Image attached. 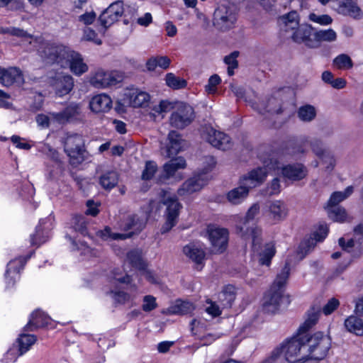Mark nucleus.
Returning a JSON list of instances; mask_svg holds the SVG:
<instances>
[{
	"label": "nucleus",
	"mask_w": 363,
	"mask_h": 363,
	"mask_svg": "<svg viewBox=\"0 0 363 363\" xmlns=\"http://www.w3.org/2000/svg\"><path fill=\"white\" fill-rule=\"evenodd\" d=\"M320 313L319 308L315 310L313 308L311 311H309L307 319L299 327L296 335L287 340L279 347L282 348V355L287 363H305L308 360L305 333L316 324Z\"/></svg>",
	"instance_id": "1"
},
{
	"label": "nucleus",
	"mask_w": 363,
	"mask_h": 363,
	"mask_svg": "<svg viewBox=\"0 0 363 363\" xmlns=\"http://www.w3.org/2000/svg\"><path fill=\"white\" fill-rule=\"evenodd\" d=\"M290 274V264L286 262L269 290L266 292L263 298V310L268 313H275L284 299V287Z\"/></svg>",
	"instance_id": "2"
},
{
	"label": "nucleus",
	"mask_w": 363,
	"mask_h": 363,
	"mask_svg": "<svg viewBox=\"0 0 363 363\" xmlns=\"http://www.w3.org/2000/svg\"><path fill=\"white\" fill-rule=\"evenodd\" d=\"M259 212L258 203H254L247 211L245 218H242L236 225L237 233L244 240H252V249L259 251L262 242L261 229L254 224L250 225L255 217Z\"/></svg>",
	"instance_id": "3"
},
{
	"label": "nucleus",
	"mask_w": 363,
	"mask_h": 363,
	"mask_svg": "<svg viewBox=\"0 0 363 363\" xmlns=\"http://www.w3.org/2000/svg\"><path fill=\"white\" fill-rule=\"evenodd\" d=\"M262 167H258L252 169L247 174L244 175L241 180L243 184L250 189L262 184L268 174L279 172L280 169V161L273 155H269L267 157H261Z\"/></svg>",
	"instance_id": "4"
},
{
	"label": "nucleus",
	"mask_w": 363,
	"mask_h": 363,
	"mask_svg": "<svg viewBox=\"0 0 363 363\" xmlns=\"http://www.w3.org/2000/svg\"><path fill=\"white\" fill-rule=\"evenodd\" d=\"M158 194L160 197V203L166 206L164 211L166 221L161 228V233L164 234L169 232L177 224L182 206L178 201L177 197L171 194L167 190L160 189Z\"/></svg>",
	"instance_id": "5"
},
{
	"label": "nucleus",
	"mask_w": 363,
	"mask_h": 363,
	"mask_svg": "<svg viewBox=\"0 0 363 363\" xmlns=\"http://www.w3.org/2000/svg\"><path fill=\"white\" fill-rule=\"evenodd\" d=\"M64 150L72 167H77L88 159L89 153L85 150L84 140L79 134H69L66 136Z\"/></svg>",
	"instance_id": "6"
},
{
	"label": "nucleus",
	"mask_w": 363,
	"mask_h": 363,
	"mask_svg": "<svg viewBox=\"0 0 363 363\" xmlns=\"http://www.w3.org/2000/svg\"><path fill=\"white\" fill-rule=\"evenodd\" d=\"M145 226L143 220L137 215H129L123 222L122 228L124 230H131L129 234L113 233L111 228L106 227L102 230H99L96 235L103 240H125L130 238L132 234L140 232Z\"/></svg>",
	"instance_id": "7"
},
{
	"label": "nucleus",
	"mask_w": 363,
	"mask_h": 363,
	"mask_svg": "<svg viewBox=\"0 0 363 363\" xmlns=\"http://www.w3.org/2000/svg\"><path fill=\"white\" fill-rule=\"evenodd\" d=\"M305 341L307 345L306 351L308 359H323L328 354L331 347V340L329 336L324 335L322 332H317L309 336L305 333Z\"/></svg>",
	"instance_id": "8"
},
{
	"label": "nucleus",
	"mask_w": 363,
	"mask_h": 363,
	"mask_svg": "<svg viewBox=\"0 0 363 363\" xmlns=\"http://www.w3.org/2000/svg\"><path fill=\"white\" fill-rule=\"evenodd\" d=\"M71 48L62 44L45 43L38 49V52L47 64H57L61 67L67 65L66 58Z\"/></svg>",
	"instance_id": "9"
},
{
	"label": "nucleus",
	"mask_w": 363,
	"mask_h": 363,
	"mask_svg": "<svg viewBox=\"0 0 363 363\" xmlns=\"http://www.w3.org/2000/svg\"><path fill=\"white\" fill-rule=\"evenodd\" d=\"M238 20V11L233 5L222 4L214 11L213 26L225 32L233 28Z\"/></svg>",
	"instance_id": "10"
},
{
	"label": "nucleus",
	"mask_w": 363,
	"mask_h": 363,
	"mask_svg": "<svg viewBox=\"0 0 363 363\" xmlns=\"http://www.w3.org/2000/svg\"><path fill=\"white\" fill-rule=\"evenodd\" d=\"M195 118L194 108L189 104L180 102L174 106L169 122L172 127L184 129L189 125Z\"/></svg>",
	"instance_id": "11"
},
{
	"label": "nucleus",
	"mask_w": 363,
	"mask_h": 363,
	"mask_svg": "<svg viewBox=\"0 0 363 363\" xmlns=\"http://www.w3.org/2000/svg\"><path fill=\"white\" fill-rule=\"evenodd\" d=\"M24 331L21 333L16 342L13 345L7 352L5 358L6 362L16 361L17 358L27 352L33 345L37 341V337L34 335H29Z\"/></svg>",
	"instance_id": "12"
},
{
	"label": "nucleus",
	"mask_w": 363,
	"mask_h": 363,
	"mask_svg": "<svg viewBox=\"0 0 363 363\" xmlns=\"http://www.w3.org/2000/svg\"><path fill=\"white\" fill-rule=\"evenodd\" d=\"M48 83L60 96L69 94L74 86L72 77L63 72H50L48 77Z\"/></svg>",
	"instance_id": "13"
},
{
	"label": "nucleus",
	"mask_w": 363,
	"mask_h": 363,
	"mask_svg": "<svg viewBox=\"0 0 363 363\" xmlns=\"http://www.w3.org/2000/svg\"><path fill=\"white\" fill-rule=\"evenodd\" d=\"M125 11L123 1H116L104 10L99 16V21L102 26V30L105 33L106 29L118 21Z\"/></svg>",
	"instance_id": "14"
},
{
	"label": "nucleus",
	"mask_w": 363,
	"mask_h": 363,
	"mask_svg": "<svg viewBox=\"0 0 363 363\" xmlns=\"http://www.w3.org/2000/svg\"><path fill=\"white\" fill-rule=\"evenodd\" d=\"M52 118L59 124H65L82 119V110L79 104L71 103L62 111L51 112Z\"/></svg>",
	"instance_id": "15"
},
{
	"label": "nucleus",
	"mask_w": 363,
	"mask_h": 363,
	"mask_svg": "<svg viewBox=\"0 0 363 363\" xmlns=\"http://www.w3.org/2000/svg\"><path fill=\"white\" fill-rule=\"evenodd\" d=\"M122 77L116 72L97 70L90 78V84L95 88H106L121 82Z\"/></svg>",
	"instance_id": "16"
},
{
	"label": "nucleus",
	"mask_w": 363,
	"mask_h": 363,
	"mask_svg": "<svg viewBox=\"0 0 363 363\" xmlns=\"http://www.w3.org/2000/svg\"><path fill=\"white\" fill-rule=\"evenodd\" d=\"M315 28L308 23L300 24L289 37L296 43H303L309 48H314Z\"/></svg>",
	"instance_id": "17"
},
{
	"label": "nucleus",
	"mask_w": 363,
	"mask_h": 363,
	"mask_svg": "<svg viewBox=\"0 0 363 363\" xmlns=\"http://www.w3.org/2000/svg\"><path fill=\"white\" fill-rule=\"evenodd\" d=\"M208 238L216 253L223 252L227 247L229 233L226 228H211L208 230Z\"/></svg>",
	"instance_id": "18"
},
{
	"label": "nucleus",
	"mask_w": 363,
	"mask_h": 363,
	"mask_svg": "<svg viewBox=\"0 0 363 363\" xmlns=\"http://www.w3.org/2000/svg\"><path fill=\"white\" fill-rule=\"evenodd\" d=\"M206 140L212 146L223 151L231 148L230 138L225 133L218 131L211 127L206 128Z\"/></svg>",
	"instance_id": "19"
},
{
	"label": "nucleus",
	"mask_w": 363,
	"mask_h": 363,
	"mask_svg": "<svg viewBox=\"0 0 363 363\" xmlns=\"http://www.w3.org/2000/svg\"><path fill=\"white\" fill-rule=\"evenodd\" d=\"M278 23L281 30L286 34V37L289 38L300 26L299 15L297 11L293 10L279 16Z\"/></svg>",
	"instance_id": "20"
},
{
	"label": "nucleus",
	"mask_w": 363,
	"mask_h": 363,
	"mask_svg": "<svg viewBox=\"0 0 363 363\" xmlns=\"http://www.w3.org/2000/svg\"><path fill=\"white\" fill-rule=\"evenodd\" d=\"M23 76L20 69L14 67L4 68L0 67V83L4 86H21L23 83Z\"/></svg>",
	"instance_id": "21"
},
{
	"label": "nucleus",
	"mask_w": 363,
	"mask_h": 363,
	"mask_svg": "<svg viewBox=\"0 0 363 363\" xmlns=\"http://www.w3.org/2000/svg\"><path fill=\"white\" fill-rule=\"evenodd\" d=\"M336 11L339 14L349 16L354 20H360L363 17V11L354 0H340Z\"/></svg>",
	"instance_id": "22"
},
{
	"label": "nucleus",
	"mask_w": 363,
	"mask_h": 363,
	"mask_svg": "<svg viewBox=\"0 0 363 363\" xmlns=\"http://www.w3.org/2000/svg\"><path fill=\"white\" fill-rule=\"evenodd\" d=\"M66 60L68 62L62 68L69 67L75 75L80 76L88 71V66L84 62L83 57L79 52L70 49Z\"/></svg>",
	"instance_id": "23"
},
{
	"label": "nucleus",
	"mask_w": 363,
	"mask_h": 363,
	"mask_svg": "<svg viewBox=\"0 0 363 363\" xmlns=\"http://www.w3.org/2000/svg\"><path fill=\"white\" fill-rule=\"evenodd\" d=\"M30 257V255L26 257H19L9 262L7 264V269L5 273L6 287H12L16 282V277H9L10 274H14L16 276H18L21 269H23L27 260Z\"/></svg>",
	"instance_id": "24"
},
{
	"label": "nucleus",
	"mask_w": 363,
	"mask_h": 363,
	"mask_svg": "<svg viewBox=\"0 0 363 363\" xmlns=\"http://www.w3.org/2000/svg\"><path fill=\"white\" fill-rule=\"evenodd\" d=\"M206 184V176L204 174L196 175L186 180L178 189L177 193L181 196L191 194L199 191Z\"/></svg>",
	"instance_id": "25"
},
{
	"label": "nucleus",
	"mask_w": 363,
	"mask_h": 363,
	"mask_svg": "<svg viewBox=\"0 0 363 363\" xmlns=\"http://www.w3.org/2000/svg\"><path fill=\"white\" fill-rule=\"evenodd\" d=\"M51 323V318L44 312L36 310L31 315L30 318L24 327V331H34L39 328L48 326Z\"/></svg>",
	"instance_id": "26"
},
{
	"label": "nucleus",
	"mask_w": 363,
	"mask_h": 363,
	"mask_svg": "<svg viewBox=\"0 0 363 363\" xmlns=\"http://www.w3.org/2000/svg\"><path fill=\"white\" fill-rule=\"evenodd\" d=\"M311 146L313 152L320 158L322 162L327 164L326 168L333 169L335 166V159L329 152L325 151L322 141L313 139L311 141Z\"/></svg>",
	"instance_id": "27"
},
{
	"label": "nucleus",
	"mask_w": 363,
	"mask_h": 363,
	"mask_svg": "<svg viewBox=\"0 0 363 363\" xmlns=\"http://www.w3.org/2000/svg\"><path fill=\"white\" fill-rule=\"evenodd\" d=\"M282 175L291 180L298 181L304 178L306 175V169L301 164H288L281 166L280 162V169Z\"/></svg>",
	"instance_id": "28"
},
{
	"label": "nucleus",
	"mask_w": 363,
	"mask_h": 363,
	"mask_svg": "<svg viewBox=\"0 0 363 363\" xmlns=\"http://www.w3.org/2000/svg\"><path fill=\"white\" fill-rule=\"evenodd\" d=\"M288 211L287 206L281 201H274L269 205V218L275 223L284 220Z\"/></svg>",
	"instance_id": "29"
},
{
	"label": "nucleus",
	"mask_w": 363,
	"mask_h": 363,
	"mask_svg": "<svg viewBox=\"0 0 363 363\" xmlns=\"http://www.w3.org/2000/svg\"><path fill=\"white\" fill-rule=\"evenodd\" d=\"M305 152L304 143L298 140H289L281 149V155L289 156L294 159H298Z\"/></svg>",
	"instance_id": "30"
},
{
	"label": "nucleus",
	"mask_w": 363,
	"mask_h": 363,
	"mask_svg": "<svg viewBox=\"0 0 363 363\" xmlns=\"http://www.w3.org/2000/svg\"><path fill=\"white\" fill-rule=\"evenodd\" d=\"M89 106L95 113L107 112L112 107V101L106 94H99L91 99Z\"/></svg>",
	"instance_id": "31"
},
{
	"label": "nucleus",
	"mask_w": 363,
	"mask_h": 363,
	"mask_svg": "<svg viewBox=\"0 0 363 363\" xmlns=\"http://www.w3.org/2000/svg\"><path fill=\"white\" fill-rule=\"evenodd\" d=\"M185 166L186 161L182 157H177L176 159L171 160L164 165V174L160 176L158 178V182H164L166 179L172 176L177 169H183Z\"/></svg>",
	"instance_id": "32"
},
{
	"label": "nucleus",
	"mask_w": 363,
	"mask_h": 363,
	"mask_svg": "<svg viewBox=\"0 0 363 363\" xmlns=\"http://www.w3.org/2000/svg\"><path fill=\"white\" fill-rule=\"evenodd\" d=\"M169 144L167 147V156L174 157L183 148L184 141L176 130H171L168 134Z\"/></svg>",
	"instance_id": "33"
},
{
	"label": "nucleus",
	"mask_w": 363,
	"mask_h": 363,
	"mask_svg": "<svg viewBox=\"0 0 363 363\" xmlns=\"http://www.w3.org/2000/svg\"><path fill=\"white\" fill-rule=\"evenodd\" d=\"M250 189L240 180L239 186L228 191L227 194V199L231 204H240L247 197Z\"/></svg>",
	"instance_id": "34"
},
{
	"label": "nucleus",
	"mask_w": 363,
	"mask_h": 363,
	"mask_svg": "<svg viewBox=\"0 0 363 363\" xmlns=\"http://www.w3.org/2000/svg\"><path fill=\"white\" fill-rule=\"evenodd\" d=\"M129 103L133 107H146L150 101V95L138 89L132 90L129 94Z\"/></svg>",
	"instance_id": "35"
},
{
	"label": "nucleus",
	"mask_w": 363,
	"mask_h": 363,
	"mask_svg": "<svg viewBox=\"0 0 363 363\" xmlns=\"http://www.w3.org/2000/svg\"><path fill=\"white\" fill-rule=\"evenodd\" d=\"M236 297V289L233 285H227L218 295V302L223 308H230Z\"/></svg>",
	"instance_id": "36"
},
{
	"label": "nucleus",
	"mask_w": 363,
	"mask_h": 363,
	"mask_svg": "<svg viewBox=\"0 0 363 363\" xmlns=\"http://www.w3.org/2000/svg\"><path fill=\"white\" fill-rule=\"evenodd\" d=\"M194 308L191 302L179 299L167 308V312L172 315H186L192 313Z\"/></svg>",
	"instance_id": "37"
},
{
	"label": "nucleus",
	"mask_w": 363,
	"mask_h": 363,
	"mask_svg": "<svg viewBox=\"0 0 363 363\" xmlns=\"http://www.w3.org/2000/svg\"><path fill=\"white\" fill-rule=\"evenodd\" d=\"M183 252L186 257L198 264H202L205 259L206 254L203 250L194 244L184 246Z\"/></svg>",
	"instance_id": "38"
},
{
	"label": "nucleus",
	"mask_w": 363,
	"mask_h": 363,
	"mask_svg": "<svg viewBox=\"0 0 363 363\" xmlns=\"http://www.w3.org/2000/svg\"><path fill=\"white\" fill-rule=\"evenodd\" d=\"M328 227L326 225H321L319 227L318 231L313 234L314 238L308 239L307 241L301 243L299 247L300 250L306 249V253H307L311 247H314L317 242L323 241L328 235Z\"/></svg>",
	"instance_id": "39"
},
{
	"label": "nucleus",
	"mask_w": 363,
	"mask_h": 363,
	"mask_svg": "<svg viewBox=\"0 0 363 363\" xmlns=\"http://www.w3.org/2000/svg\"><path fill=\"white\" fill-rule=\"evenodd\" d=\"M337 40V33L332 29L328 28L326 30H315L314 48H317L320 45V43L324 42H334Z\"/></svg>",
	"instance_id": "40"
},
{
	"label": "nucleus",
	"mask_w": 363,
	"mask_h": 363,
	"mask_svg": "<svg viewBox=\"0 0 363 363\" xmlns=\"http://www.w3.org/2000/svg\"><path fill=\"white\" fill-rule=\"evenodd\" d=\"M118 182V174L114 170L107 171L99 177V184L106 190L114 188Z\"/></svg>",
	"instance_id": "41"
},
{
	"label": "nucleus",
	"mask_w": 363,
	"mask_h": 363,
	"mask_svg": "<svg viewBox=\"0 0 363 363\" xmlns=\"http://www.w3.org/2000/svg\"><path fill=\"white\" fill-rule=\"evenodd\" d=\"M344 325L348 332L357 335H363V320L360 318L350 315L345 319Z\"/></svg>",
	"instance_id": "42"
},
{
	"label": "nucleus",
	"mask_w": 363,
	"mask_h": 363,
	"mask_svg": "<svg viewBox=\"0 0 363 363\" xmlns=\"http://www.w3.org/2000/svg\"><path fill=\"white\" fill-rule=\"evenodd\" d=\"M127 259L133 267L139 271L144 270L147 267L146 263L142 258L141 252L138 250H133L128 252Z\"/></svg>",
	"instance_id": "43"
},
{
	"label": "nucleus",
	"mask_w": 363,
	"mask_h": 363,
	"mask_svg": "<svg viewBox=\"0 0 363 363\" xmlns=\"http://www.w3.org/2000/svg\"><path fill=\"white\" fill-rule=\"evenodd\" d=\"M315 108L310 104H306L298 108L297 116L300 121L306 123L312 121L316 116Z\"/></svg>",
	"instance_id": "44"
},
{
	"label": "nucleus",
	"mask_w": 363,
	"mask_h": 363,
	"mask_svg": "<svg viewBox=\"0 0 363 363\" xmlns=\"http://www.w3.org/2000/svg\"><path fill=\"white\" fill-rule=\"evenodd\" d=\"M353 192V186H347L344 191H335L331 196L328 203V208L339 206L338 203L349 197Z\"/></svg>",
	"instance_id": "45"
},
{
	"label": "nucleus",
	"mask_w": 363,
	"mask_h": 363,
	"mask_svg": "<svg viewBox=\"0 0 363 363\" xmlns=\"http://www.w3.org/2000/svg\"><path fill=\"white\" fill-rule=\"evenodd\" d=\"M71 224L72 228L79 232L83 236L88 235L87 222L86 218L83 216L75 215L72 217Z\"/></svg>",
	"instance_id": "46"
},
{
	"label": "nucleus",
	"mask_w": 363,
	"mask_h": 363,
	"mask_svg": "<svg viewBox=\"0 0 363 363\" xmlns=\"http://www.w3.org/2000/svg\"><path fill=\"white\" fill-rule=\"evenodd\" d=\"M328 208V216L334 221L342 223L347 219L346 210L342 206H332Z\"/></svg>",
	"instance_id": "47"
},
{
	"label": "nucleus",
	"mask_w": 363,
	"mask_h": 363,
	"mask_svg": "<svg viewBox=\"0 0 363 363\" xmlns=\"http://www.w3.org/2000/svg\"><path fill=\"white\" fill-rule=\"evenodd\" d=\"M333 65L339 69H349L353 67V62L348 55L340 54L333 60Z\"/></svg>",
	"instance_id": "48"
},
{
	"label": "nucleus",
	"mask_w": 363,
	"mask_h": 363,
	"mask_svg": "<svg viewBox=\"0 0 363 363\" xmlns=\"http://www.w3.org/2000/svg\"><path fill=\"white\" fill-rule=\"evenodd\" d=\"M166 84L174 89H179L186 86V81L176 77L173 73L166 74Z\"/></svg>",
	"instance_id": "49"
},
{
	"label": "nucleus",
	"mask_w": 363,
	"mask_h": 363,
	"mask_svg": "<svg viewBox=\"0 0 363 363\" xmlns=\"http://www.w3.org/2000/svg\"><path fill=\"white\" fill-rule=\"evenodd\" d=\"M275 255V249L274 246L269 243L265 246L264 252L260 255L259 263L262 265L269 266L271 263L272 257Z\"/></svg>",
	"instance_id": "50"
},
{
	"label": "nucleus",
	"mask_w": 363,
	"mask_h": 363,
	"mask_svg": "<svg viewBox=\"0 0 363 363\" xmlns=\"http://www.w3.org/2000/svg\"><path fill=\"white\" fill-rule=\"evenodd\" d=\"M281 349V347H276L262 363H287L284 355H282Z\"/></svg>",
	"instance_id": "51"
},
{
	"label": "nucleus",
	"mask_w": 363,
	"mask_h": 363,
	"mask_svg": "<svg viewBox=\"0 0 363 363\" xmlns=\"http://www.w3.org/2000/svg\"><path fill=\"white\" fill-rule=\"evenodd\" d=\"M265 109L266 112L272 114H280L283 112L280 101L275 97H271L268 99Z\"/></svg>",
	"instance_id": "52"
},
{
	"label": "nucleus",
	"mask_w": 363,
	"mask_h": 363,
	"mask_svg": "<svg viewBox=\"0 0 363 363\" xmlns=\"http://www.w3.org/2000/svg\"><path fill=\"white\" fill-rule=\"evenodd\" d=\"M157 169V166L155 162L147 161L145 164V167L142 173V179L150 180L151 179Z\"/></svg>",
	"instance_id": "53"
},
{
	"label": "nucleus",
	"mask_w": 363,
	"mask_h": 363,
	"mask_svg": "<svg viewBox=\"0 0 363 363\" xmlns=\"http://www.w3.org/2000/svg\"><path fill=\"white\" fill-rule=\"evenodd\" d=\"M308 18L310 21L321 26H328L333 23V18L327 14L317 15L311 13L309 14Z\"/></svg>",
	"instance_id": "54"
},
{
	"label": "nucleus",
	"mask_w": 363,
	"mask_h": 363,
	"mask_svg": "<svg viewBox=\"0 0 363 363\" xmlns=\"http://www.w3.org/2000/svg\"><path fill=\"white\" fill-rule=\"evenodd\" d=\"M112 278L120 284H130L131 277L128 274L124 273L120 269H114L112 272Z\"/></svg>",
	"instance_id": "55"
},
{
	"label": "nucleus",
	"mask_w": 363,
	"mask_h": 363,
	"mask_svg": "<svg viewBox=\"0 0 363 363\" xmlns=\"http://www.w3.org/2000/svg\"><path fill=\"white\" fill-rule=\"evenodd\" d=\"M157 307L156 298L151 295H146L143 297L142 308L145 312H150Z\"/></svg>",
	"instance_id": "56"
},
{
	"label": "nucleus",
	"mask_w": 363,
	"mask_h": 363,
	"mask_svg": "<svg viewBox=\"0 0 363 363\" xmlns=\"http://www.w3.org/2000/svg\"><path fill=\"white\" fill-rule=\"evenodd\" d=\"M42 228L40 224L36 226L35 233L30 235V242L32 245H40L46 241V238L41 235Z\"/></svg>",
	"instance_id": "57"
},
{
	"label": "nucleus",
	"mask_w": 363,
	"mask_h": 363,
	"mask_svg": "<svg viewBox=\"0 0 363 363\" xmlns=\"http://www.w3.org/2000/svg\"><path fill=\"white\" fill-rule=\"evenodd\" d=\"M109 293L112 298L118 303L123 304L130 299V295L124 291H111Z\"/></svg>",
	"instance_id": "58"
},
{
	"label": "nucleus",
	"mask_w": 363,
	"mask_h": 363,
	"mask_svg": "<svg viewBox=\"0 0 363 363\" xmlns=\"http://www.w3.org/2000/svg\"><path fill=\"white\" fill-rule=\"evenodd\" d=\"M51 113H49V116L40 113L38 114L35 117L36 123L41 128H48L50 126V123L51 121H55L50 115Z\"/></svg>",
	"instance_id": "59"
},
{
	"label": "nucleus",
	"mask_w": 363,
	"mask_h": 363,
	"mask_svg": "<svg viewBox=\"0 0 363 363\" xmlns=\"http://www.w3.org/2000/svg\"><path fill=\"white\" fill-rule=\"evenodd\" d=\"M221 82L220 77L218 74L212 75L205 86V89L208 93H213L216 91V86Z\"/></svg>",
	"instance_id": "60"
},
{
	"label": "nucleus",
	"mask_w": 363,
	"mask_h": 363,
	"mask_svg": "<svg viewBox=\"0 0 363 363\" xmlns=\"http://www.w3.org/2000/svg\"><path fill=\"white\" fill-rule=\"evenodd\" d=\"M340 305L339 301L335 298H330L323 308V313L328 315L331 314Z\"/></svg>",
	"instance_id": "61"
},
{
	"label": "nucleus",
	"mask_w": 363,
	"mask_h": 363,
	"mask_svg": "<svg viewBox=\"0 0 363 363\" xmlns=\"http://www.w3.org/2000/svg\"><path fill=\"white\" fill-rule=\"evenodd\" d=\"M281 191L280 181L278 178H274L269 184L267 188V194L269 196L278 194Z\"/></svg>",
	"instance_id": "62"
},
{
	"label": "nucleus",
	"mask_w": 363,
	"mask_h": 363,
	"mask_svg": "<svg viewBox=\"0 0 363 363\" xmlns=\"http://www.w3.org/2000/svg\"><path fill=\"white\" fill-rule=\"evenodd\" d=\"M84 39L88 41H93L96 45H101V40L97 38L96 32L90 28L84 30Z\"/></svg>",
	"instance_id": "63"
},
{
	"label": "nucleus",
	"mask_w": 363,
	"mask_h": 363,
	"mask_svg": "<svg viewBox=\"0 0 363 363\" xmlns=\"http://www.w3.org/2000/svg\"><path fill=\"white\" fill-rule=\"evenodd\" d=\"M207 303H208L209 306L206 308V311L209 315H211L212 317H217L221 314L220 306L216 302L208 301Z\"/></svg>",
	"instance_id": "64"
}]
</instances>
